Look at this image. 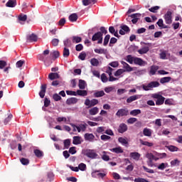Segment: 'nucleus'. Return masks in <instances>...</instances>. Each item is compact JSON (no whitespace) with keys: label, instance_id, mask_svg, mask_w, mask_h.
<instances>
[{"label":"nucleus","instance_id":"1","mask_svg":"<svg viewBox=\"0 0 182 182\" xmlns=\"http://www.w3.org/2000/svg\"><path fill=\"white\" fill-rule=\"evenodd\" d=\"M82 154L84 156L88 157V159H92V160L97 159V156H99L95 149H85L82 151Z\"/></svg>","mask_w":182,"mask_h":182},{"label":"nucleus","instance_id":"2","mask_svg":"<svg viewBox=\"0 0 182 182\" xmlns=\"http://www.w3.org/2000/svg\"><path fill=\"white\" fill-rule=\"evenodd\" d=\"M152 97L154 99H156V106H161V105L164 104V101L166 100V98L163 97V95L157 93L153 94Z\"/></svg>","mask_w":182,"mask_h":182},{"label":"nucleus","instance_id":"3","mask_svg":"<svg viewBox=\"0 0 182 182\" xmlns=\"http://www.w3.org/2000/svg\"><path fill=\"white\" fill-rule=\"evenodd\" d=\"M92 177L93 178H105L106 177V172L101 171L100 170H95L91 173Z\"/></svg>","mask_w":182,"mask_h":182},{"label":"nucleus","instance_id":"4","mask_svg":"<svg viewBox=\"0 0 182 182\" xmlns=\"http://www.w3.org/2000/svg\"><path fill=\"white\" fill-rule=\"evenodd\" d=\"M160 86V82L157 81H152L149 82L147 85H142V89L146 92L153 89L154 87H159Z\"/></svg>","mask_w":182,"mask_h":182},{"label":"nucleus","instance_id":"5","mask_svg":"<svg viewBox=\"0 0 182 182\" xmlns=\"http://www.w3.org/2000/svg\"><path fill=\"white\" fill-rule=\"evenodd\" d=\"M92 42H96V41H97V43L99 45L103 43V36L102 33L100 32L95 33L92 37Z\"/></svg>","mask_w":182,"mask_h":182},{"label":"nucleus","instance_id":"6","mask_svg":"<svg viewBox=\"0 0 182 182\" xmlns=\"http://www.w3.org/2000/svg\"><path fill=\"white\" fill-rule=\"evenodd\" d=\"M73 132H78V133H80V132H86V129H87V124L84 122V124H80L78 126H76L75 124L73 125Z\"/></svg>","mask_w":182,"mask_h":182},{"label":"nucleus","instance_id":"7","mask_svg":"<svg viewBox=\"0 0 182 182\" xmlns=\"http://www.w3.org/2000/svg\"><path fill=\"white\" fill-rule=\"evenodd\" d=\"M171 15H172L171 11H167L164 16L165 19V22L167 25H171V23H173V17Z\"/></svg>","mask_w":182,"mask_h":182},{"label":"nucleus","instance_id":"8","mask_svg":"<svg viewBox=\"0 0 182 182\" xmlns=\"http://www.w3.org/2000/svg\"><path fill=\"white\" fill-rule=\"evenodd\" d=\"M99 103V100L97 99H92L91 101L89 99L85 100V106H88V107H93V106H96Z\"/></svg>","mask_w":182,"mask_h":182},{"label":"nucleus","instance_id":"9","mask_svg":"<svg viewBox=\"0 0 182 182\" xmlns=\"http://www.w3.org/2000/svg\"><path fill=\"white\" fill-rule=\"evenodd\" d=\"M117 117H123L124 116H129V109H119L117 113Z\"/></svg>","mask_w":182,"mask_h":182},{"label":"nucleus","instance_id":"10","mask_svg":"<svg viewBox=\"0 0 182 182\" xmlns=\"http://www.w3.org/2000/svg\"><path fill=\"white\" fill-rule=\"evenodd\" d=\"M146 157L149 160L147 161V165L149 166V167H153V166H154V164H153L154 155L151 153H148L146 154Z\"/></svg>","mask_w":182,"mask_h":182},{"label":"nucleus","instance_id":"11","mask_svg":"<svg viewBox=\"0 0 182 182\" xmlns=\"http://www.w3.org/2000/svg\"><path fill=\"white\" fill-rule=\"evenodd\" d=\"M134 63V65H138L139 66H146V65H147V62L138 57H135Z\"/></svg>","mask_w":182,"mask_h":182},{"label":"nucleus","instance_id":"12","mask_svg":"<svg viewBox=\"0 0 182 182\" xmlns=\"http://www.w3.org/2000/svg\"><path fill=\"white\" fill-rule=\"evenodd\" d=\"M119 35H126V33H129L130 32V28L127 25H122L120 26Z\"/></svg>","mask_w":182,"mask_h":182},{"label":"nucleus","instance_id":"13","mask_svg":"<svg viewBox=\"0 0 182 182\" xmlns=\"http://www.w3.org/2000/svg\"><path fill=\"white\" fill-rule=\"evenodd\" d=\"M49 50H45L42 55H39L38 56V58L39 60H42L43 62H46L48 60V58H46V55L49 54Z\"/></svg>","mask_w":182,"mask_h":182},{"label":"nucleus","instance_id":"14","mask_svg":"<svg viewBox=\"0 0 182 182\" xmlns=\"http://www.w3.org/2000/svg\"><path fill=\"white\" fill-rule=\"evenodd\" d=\"M141 97V95H132L127 99V103H132L135 100H138V99H140Z\"/></svg>","mask_w":182,"mask_h":182},{"label":"nucleus","instance_id":"15","mask_svg":"<svg viewBox=\"0 0 182 182\" xmlns=\"http://www.w3.org/2000/svg\"><path fill=\"white\" fill-rule=\"evenodd\" d=\"M121 63L123 65V68L124 69V70H125V72H133V68H132L130 65H129L127 63L124 61H121Z\"/></svg>","mask_w":182,"mask_h":182},{"label":"nucleus","instance_id":"16","mask_svg":"<svg viewBox=\"0 0 182 182\" xmlns=\"http://www.w3.org/2000/svg\"><path fill=\"white\" fill-rule=\"evenodd\" d=\"M127 129H128L127 125L124 123H122L119 126L118 132H119V133L123 134V133L127 132Z\"/></svg>","mask_w":182,"mask_h":182},{"label":"nucleus","instance_id":"17","mask_svg":"<svg viewBox=\"0 0 182 182\" xmlns=\"http://www.w3.org/2000/svg\"><path fill=\"white\" fill-rule=\"evenodd\" d=\"M38 41V36L35 33H32L30 36H27V42H37Z\"/></svg>","mask_w":182,"mask_h":182},{"label":"nucleus","instance_id":"18","mask_svg":"<svg viewBox=\"0 0 182 182\" xmlns=\"http://www.w3.org/2000/svg\"><path fill=\"white\" fill-rule=\"evenodd\" d=\"M109 151H112V153H115L116 154H122L124 151L122 146H117L113 149H109Z\"/></svg>","mask_w":182,"mask_h":182},{"label":"nucleus","instance_id":"19","mask_svg":"<svg viewBox=\"0 0 182 182\" xmlns=\"http://www.w3.org/2000/svg\"><path fill=\"white\" fill-rule=\"evenodd\" d=\"M84 139L87 141H93V140H95V135H93V134L86 133L84 135Z\"/></svg>","mask_w":182,"mask_h":182},{"label":"nucleus","instance_id":"20","mask_svg":"<svg viewBox=\"0 0 182 182\" xmlns=\"http://www.w3.org/2000/svg\"><path fill=\"white\" fill-rule=\"evenodd\" d=\"M60 77V75L58 73H50L48 75V79L50 80H55V79H59Z\"/></svg>","mask_w":182,"mask_h":182},{"label":"nucleus","instance_id":"21","mask_svg":"<svg viewBox=\"0 0 182 182\" xmlns=\"http://www.w3.org/2000/svg\"><path fill=\"white\" fill-rule=\"evenodd\" d=\"M149 50L150 48L149 46H144L142 48L138 50V53H139V55H144L147 53V52H149Z\"/></svg>","mask_w":182,"mask_h":182},{"label":"nucleus","instance_id":"22","mask_svg":"<svg viewBox=\"0 0 182 182\" xmlns=\"http://www.w3.org/2000/svg\"><path fill=\"white\" fill-rule=\"evenodd\" d=\"M140 154L138 152H131L130 153V157L133 159L134 160H136V161H139L140 160Z\"/></svg>","mask_w":182,"mask_h":182},{"label":"nucleus","instance_id":"23","mask_svg":"<svg viewBox=\"0 0 182 182\" xmlns=\"http://www.w3.org/2000/svg\"><path fill=\"white\" fill-rule=\"evenodd\" d=\"M7 8H15L16 6V0H9L6 4Z\"/></svg>","mask_w":182,"mask_h":182},{"label":"nucleus","instance_id":"24","mask_svg":"<svg viewBox=\"0 0 182 182\" xmlns=\"http://www.w3.org/2000/svg\"><path fill=\"white\" fill-rule=\"evenodd\" d=\"M99 113V108L97 107H95L89 109V114L90 116H96Z\"/></svg>","mask_w":182,"mask_h":182},{"label":"nucleus","instance_id":"25","mask_svg":"<svg viewBox=\"0 0 182 182\" xmlns=\"http://www.w3.org/2000/svg\"><path fill=\"white\" fill-rule=\"evenodd\" d=\"M158 70H159V65H151L149 73L153 76L156 75V72H157Z\"/></svg>","mask_w":182,"mask_h":182},{"label":"nucleus","instance_id":"26","mask_svg":"<svg viewBox=\"0 0 182 182\" xmlns=\"http://www.w3.org/2000/svg\"><path fill=\"white\" fill-rule=\"evenodd\" d=\"M75 103H77V98L76 97L68 98L66 100V105H75Z\"/></svg>","mask_w":182,"mask_h":182},{"label":"nucleus","instance_id":"27","mask_svg":"<svg viewBox=\"0 0 182 182\" xmlns=\"http://www.w3.org/2000/svg\"><path fill=\"white\" fill-rule=\"evenodd\" d=\"M82 137L79 136H73V144H75L76 146L77 144H82V141H80Z\"/></svg>","mask_w":182,"mask_h":182},{"label":"nucleus","instance_id":"28","mask_svg":"<svg viewBox=\"0 0 182 182\" xmlns=\"http://www.w3.org/2000/svg\"><path fill=\"white\" fill-rule=\"evenodd\" d=\"M139 141L141 144H142V146H146L147 147H153V146H154V144H153V142L143 141V139H140Z\"/></svg>","mask_w":182,"mask_h":182},{"label":"nucleus","instance_id":"29","mask_svg":"<svg viewBox=\"0 0 182 182\" xmlns=\"http://www.w3.org/2000/svg\"><path fill=\"white\" fill-rule=\"evenodd\" d=\"M77 14L74 13L69 16L68 19L70 22H76V21H77Z\"/></svg>","mask_w":182,"mask_h":182},{"label":"nucleus","instance_id":"30","mask_svg":"<svg viewBox=\"0 0 182 182\" xmlns=\"http://www.w3.org/2000/svg\"><path fill=\"white\" fill-rule=\"evenodd\" d=\"M33 153H34L35 156L38 157V159H41L43 156V151H42L39 149H34Z\"/></svg>","mask_w":182,"mask_h":182},{"label":"nucleus","instance_id":"31","mask_svg":"<svg viewBox=\"0 0 182 182\" xmlns=\"http://www.w3.org/2000/svg\"><path fill=\"white\" fill-rule=\"evenodd\" d=\"M144 136H146V137H151V129L149 128H144L143 130Z\"/></svg>","mask_w":182,"mask_h":182},{"label":"nucleus","instance_id":"32","mask_svg":"<svg viewBox=\"0 0 182 182\" xmlns=\"http://www.w3.org/2000/svg\"><path fill=\"white\" fill-rule=\"evenodd\" d=\"M171 80V77H164L160 79V83L164 85V83H168Z\"/></svg>","mask_w":182,"mask_h":182},{"label":"nucleus","instance_id":"33","mask_svg":"<svg viewBox=\"0 0 182 182\" xmlns=\"http://www.w3.org/2000/svg\"><path fill=\"white\" fill-rule=\"evenodd\" d=\"M136 57H133L132 55H127L126 60L128 62V63H130V65H133V63H134V59Z\"/></svg>","mask_w":182,"mask_h":182},{"label":"nucleus","instance_id":"34","mask_svg":"<svg viewBox=\"0 0 182 182\" xmlns=\"http://www.w3.org/2000/svg\"><path fill=\"white\" fill-rule=\"evenodd\" d=\"M94 52L99 55H106V50L105 48H95Z\"/></svg>","mask_w":182,"mask_h":182},{"label":"nucleus","instance_id":"35","mask_svg":"<svg viewBox=\"0 0 182 182\" xmlns=\"http://www.w3.org/2000/svg\"><path fill=\"white\" fill-rule=\"evenodd\" d=\"M73 43H80L82 42V38L79 36H74L72 37Z\"/></svg>","mask_w":182,"mask_h":182},{"label":"nucleus","instance_id":"36","mask_svg":"<svg viewBox=\"0 0 182 182\" xmlns=\"http://www.w3.org/2000/svg\"><path fill=\"white\" fill-rule=\"evenodd\" d=\"M105 91L101 90V91H96L94 93V97H103L105 96Z\"/></svg>","mask_w":182,"mask_h":182},{"label":"nucleus","instance_id":"37","mask_svg":"<svg viewBox=\"0 0 182 182\" xmlns=\"http://www.w3.org/2000/svg\"><path fill=\"white\" fill-rule=\"evenodd\" d=\"M50 55L54 59H58V58H59V56H60V53H59V51H58V50H55V51L51 52L50 53Z\"/></svg>","mask_w":182,"mask_h":182},{"label":"nucleus","instance_id":"38","mask_svg":"<svg viewBox=\"0 0 182 182\" xmlns=\"http://www.w3.org/2000/svg\"><path fill=\"white\" fill-rule=\"evenodd\" d=\"M166 149H168V150H169V151H172V152L178 151V148L176 146L170 145V146H166Z\"/></svg>","mask_w":182,"mask_h":182},{"label":"nucleus","instance_id":"39","mask_svg":"<svg viewBox=\"0 0 182 182\" xmlns=\"http://www.w3.org/2000/svg\"><path fill=\"white\" fill-rule=\"evenodd\" d=\"M69 55H70V51L68 48L65 47L63 51V56L64 58H69Z\"/></svg>","mask_w":182,"mask_h":182},{"label":"nucleus","instance_id":"40","mask_svg":"<svg viewBox=\"0 0 182 182\" xmlns=\"http://www.w3.org/2000/svg\"><path fill=\"white\" fill-rule=\"evenodd\" d=\"M141 114V110L140 109H133L129 112L131 116H137L138 114Z\"/></svg>","mask_w":182,"mask_h":182},{"label":"nucleus","instance_id":"41","mask_svg":"<svg viewBox=\"0 0 182 182\" xmlns=\"http://www.w3.org/2000/svg\"><path fill=\"white\" fill-rule=\"evenodd\" d=\"M78 87L81 90L85 89V87H86V82L85 80H79Z\"/></svg>","mask_w":182,"mask_h":182},{"label":"nucleus","instance_id":"42","mask_svg":"<svg viewBox=\"0 0 182 182\" xmlns=\"http://www.w3.org/2000/svg\"><path fill=\"white\" fill-rule=\"evenodd\" d=\"M141 16V14H133L131 16H129V18H127V21H129V18H132V19H139Z\"/></svg>","mask_w":182,"mask_h":182},{"label":"nucleus","instance_id":"43","mask_svg":"<svg viewBox=\"0 0 182 182\" xmlns=\"http://www.w3.org/2000/svg\"><path fill=\"white\" fill-rule=\"evenodd\" d=\"M90 63L92 66L97 67L99 66V60H97V58H92L90 60Z\"/></svg>","mask_w":182,"mask_h":182},{"label":"nucleus","instance_id":"44","mask_svg":"<svg viewBox=\"0 0 182 182\" xmlns=\"http://www.w3.org/2000/svg\"><path fill=\"white\" fill-rule=\"evenodd\" d=\"M159 9H160V6H155L149 9V11L153 14H157V11H159Z\"/></svg>","mask_w":182,"mask_h":182},{"label":"nucleus","instance_id":"45","mask_svg":"<svg viewBox=\"0 0 182 182\" xmlns=\"http://www.w3.org/2000/svg\"><path fill=\"white\" fill-rule=\"evenodd\" d=\"M64 43V46H65V48H70L72 46V41L68 38L65 41H63Z\"/></svg>","mask_w":182,"mask_h":182},{"label":"nucleus","instance_id":"46","mask_svg":"<svg viewBox=\"0 0 182 182\" xmlns=\"http://www.w3.org/2000/svg\"><path fill=\"white\" fill-rule=\"evenodd\" d=\"M77 95L78 96H87V91L78 90H77Z\"/></svg>","mask_w":182,"mask_h":182},{"label":"nucleus","instance_id":"47","mask_svg":"<svg viewBox=\"0 0 182 182\" xmlns=\"http://www.w3.org/2000/svg\"><path fill=\"white\" fill-rule=\"evenodd\" d=\"M109 41H110V35L108 34V35L105 36V37L104 38L103 46H107V45L109 43Z\"/></svg>","mask_w":182,"mask_h":182},{"label":"nucleus","instance_id":"48","mask_svg":"<svg viewBox=\"0 0 182 182\" xmlns=\"http://www.w3.org/2000/svg\"><path fill=\"white\" fill-rule=\"evenodd\" d=\"M124 72H126V70H124V69H119L117 70L115 73H114V76L117 77V76H121V75H123V73H124Z\"/></svg>","mask_w":182,"mask_h":182},{"label":"nucleus","instance_id":"49","mask_svg":"<svg viewBox=\"0 0 182 182\" xmlns=\"http://www.w3.org/2000/svg\"><path fill=\"white\" fill-rule=\"evenodd\" d=\"M119 143H121V144H129V141H127V139L124 137H119L118 139Z\"/></svg>","mask_w":182,"mask_h":182},{"label":"nucleus","instance_id":"50","mask_svg":"<svg viewBox=\"0 0 182 182\" xmlns=\"http://www.w3.org/2000/svg\"><path fill=\"white\" fill-rule=\"evenodd\" d=\"M20 161L23 166H28V164H29V159L26 158H21Z\"/></svg>","mask_w":182,"mask_h":182},{"label":"nucleus","instance_id":"51","mask_svg":"<svg viewBox=\"0 0 182 182\" xmlns=\"http://www.w3.org/2000/svg\"><path fill=\"white\" fill-rule=\"evenodd\" d=\"M136 122H137V118L131 117L127 119V123L128 124H133L136 123Z\"/></svg>","mask_w":182,"mask_h":182},{"label":"nucleus","instance_id":"52","mask_svg":"<svg viewBox=\"0 0 182 182\" xmlns=\"http://www.w3.org/2000/svg\"><path fill=\"white\" fill-rule=\"evenodd\" d=\"M53 98L55 100V102H59V100H62V97L59 95L58 93H55L53 95Z\"/></svg>","mask_w":182,"mask_h":182},{"label":"nucleus","instance_id":"53","mask_svg":"<svg viewBox=\"0 0 182 182\" xmlns=\"http://www.w3.org/2000/svg\"><path fill=\"white\" fill-rule=\"evenodd\" d=\"M78 170H80L81 171H86V164L81 163L78 165Z\"/></svg>","mask_w":182,"mask_h":182},{"label":"nucleus","instance_id":"54","mask_svg":"<svg viewBox=\"0 0 182 182\" xmlns=\"http://www.w3.org/2000/svg\"><path fill=\"white\" fill-rule=\"evenodd\" d=\"M101 80H102V82H103V83H106L108 80H109V79L107 78V76H106V74L105 73H102V75H101Z\"/></svg>","mask_w":182,"mask_h":182},{"label":"nucleus","instance_id":"55","mask_svg":"<svg viewBox=\"0 0 182 182\" xmlns=\"http://www.w3.org/2000/svg\"><path fill=\"white\" fill-rule=\"evenodd\" d=\"M102 159V160H104V161H109V160H110V157L109 156V155L106 154V151H103Z\"/></svg>","mask_w":182,"mask_h":182},{"label":"nucleus","instance_id":"56","mask_svg":"<svg viewBox=\"0 0 182 182\" xmlns=\"http://www.w3.org/2000/svg\"><path fill=\"white\" fill-rule=\"evenodd\" d=\"M112 139V137H110L109 136H107L106 134H102L101 136V140H102V141H107V140H110Z\"/></svg>","mask_w":182,"mask_h":182},{"label":"nucleus","instance_id":"57","mask_svg":"<svg viewBox=\"0 0 182 182\" xmlns=\"http://www.w3.org/2000/svg\"><path fill=\"white\" fill-rule=\"evenodd\" d=\"M12 117H14V116L10 114L8 117L4 119V124H8L11 120H12Z\"/></svg>","mask_w":182,"mask_h":182},{"label":"nucleus","instance_id":"58","mask_svg":"<svg viewBox=\"0 0 182 182\" xmlns=\"http://www.w3.org/2000/svg\"><path fill=\"white\" fill-rule=\"evenodd\" d=\"M159 56L161 59H163V60L166 59V58L167 57V52L166 50H163L159 54Z\"/></svg>","mask_w":182,"mask_h":182},{"label":"nucleus","instance_id":"59","mask_svg":"<svg viewBox=\"0 0 182 182\" xmlns=\"http://www.w3.org/2000/svg\"><path fill=\"white\" fill-rule=\"evenodd\" d=\"M70 146V139H65L64 141V147L65 149H69Z\"/></svg>","mask_w":182,"mask_h":182},{"label":"nucleus","instance_id":"60","mask_svg":"<svg viewBox=\"0 0 182 182\" xmlns=\"http://www.w3.org/2000/svg\"><path fill=\"white\" fill-rule=\"evenodd\" d=\"M100 31H98V32H100V33L102 35V36H103V34L104 35L107 34V30L106 29L105 27H103V26L100 27Z\"/></svg>","mask_w":182,"mask_h":182},{"label":"nucleus","instance_id":"61","mask_svg":"<svg viewBox=\"0 0 182 182\" xmlns=\"http://www.w3.org/2000/svg\"><path fill=\"white\" fill-rule=\"evenodd\" d=\"M51 43H52L53 46H58L59 45V39L53 38L51 41Z\"/></svg>","mask_w":182,"mask_h":182},{"label":"nucleus","instance_id":"62","mask_svg":"<svg viewBox=\"0 0 182 182\" xmlns=\"http://www.w3.org/2000/svg\"><path fill=\"white\" fill-rule=\"evenodd\" d=\"M78 58L80 59V60H85V59H86V53L82 52L80 53Z\"/></svg>","mask_w":182,"mask_h":182},{"label":"nucleus","instance_id":"63","mask_svg":"<svg viewBox=\"0 0 182 182\" xmlns=\"http://www.w3.org/2000/svg\"><path fill=\"white\" fill-rule=\"evenodd\" d=\"M157 157H159V159H166V157H167V154L166 153H158L156 154Z\"/></svg>","mask_w":182,"mask_h":182},{"label":"nucleus","instance_id":"64","mask_svg":"<svg viewBox=\"0 0 182 182\" xmlns=\"http://www.w3.org/2000/svg\"><path fill=\"white\" fill-rule=\"evenodd\" d=\"M135 182H149V181L143 178H137L134 179Z\"/></svg>","mask_w":182,"mask_h":182}]
</instances>
